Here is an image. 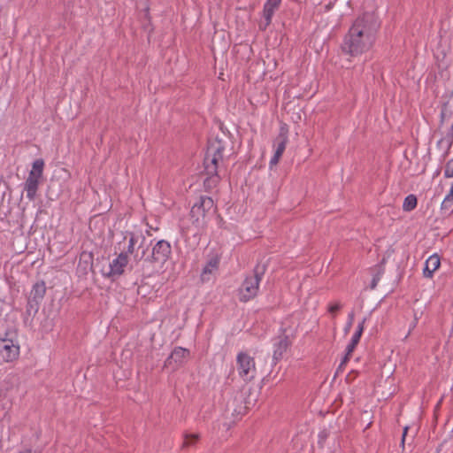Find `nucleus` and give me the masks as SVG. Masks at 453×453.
Masks as SVG:
<instances>
[{"label": "nucleus", "instance_id": "9d476101", "mask_svg": "<svg viewBox=\"0 0 453 453\" xmlns=\"http://www.w3.org/2000/svg\"><path fill=\"white\" fill-rule=\"evenodd\" d=\"M276 142H277V149L275 150V153L273 155V157L271 158L270 160V166L273 167V166H275L278 165V163L280 162L285 150H286V145H287V142H288V135H287V133H280L278 137L276 138Z\"/></svg>", "mask_w": 453, "mask_h": 453}, {"label": "nucleus", "instance_id": "4468645a", "mask_svg": "<svg viewBox=\"0 0 453 453\" xmlns=\"http://www.w3.org/2000/svg\"><path fill=\"white\" fill-rule=\"evenodd\" d=\"M453 114V91L451 92L449 99L442 106L441 121V123L448 122L449 117Z\"/></svg>", "mask_w": 453, "mask_h": 453}, {"label": "nucleus", "instance_id": "20e7f679", "mask_svg": "<svg viewBox=\"0 0 453 453\" xmlns=\"http://www.w3.org/2000/svg\"><path fill=\"white\" fill-rule=\"evenodd\" d=\"M20 346L9 338V333L0 336V360L4 363H14L19 360Z\"/></svg>", "mask_w": 453, "mask_h": 453}, {"label": "nucleus", "instance_id": "393cba45", "mask_svg": "<svg viewBox=\"0 0 453 453\" xmlns=\"http://www.w3.org/2000/svg\"><path fill=\"white\" fill-rule=\"evenodd\" d=\"M364 324H365V320H363L359 324L357 331L355 333V334L353 335V337L351 339V342H353L354 344H358V342H359L360 337L364 331Z\"/></svg>", "mask_w": 453, "mask_h": 453}, {"label": "nucleus", "instance_id": "7ed1b4c3", "mask_svg": "<svg viewBox=\"0 0 453 453\" xmlns=\"http://www.w3.org/2000/svg\"><path fill=\"white\" fill-rule=\"evenodd\" d=\"M236 370L239 376L245 381H250L255 378V358L245 351H241L236 356Z\"/></svg>", "mask_w": 453, "mask_h": 453}, {"label": "nucleus", "instance_id": "9b49d317", "mask_svg": "<svg viewBox=\"0 0 453 453\" xmlns=\"http://www.w3.org/2000/svg\"><path fill=\"white\" fill-rule=\"evenodd\" d=\"M441 258L437 254H434L426 261L423 275L426 278H432L433 273L440 267Z\"/></svg>", "mask_w": 453, "mask_h": 453}, {"label": "nucleus", "instance_id": "423d86ee", "mask_svg": "<svg viewBox=\"0 0 453 453\" xmlns=\"http://www.w3.org/2000/svg\"><path fill=\"white\" fill-rule=\"evenodd\" d=\"M128 235V246L126 253L134 255V259L140 261L147 251L145 237L142 234H135L134 233H129Z\"/></svg>", "mask_w": 453, "mask_h": 453}, {"label": "nucleus", "instance_id": "b1692460", "mask_svg": "<svg viewBox=\"0 0 453 453\" xmlns=\"http://www.w3.org/2000/svg\"><path fill=\"white\" fill-rule=\"evenodd\" d=\"M444 177L453 178V157L448 160L444 166Z\"/></svg>", "mask_w": 453, "mask_h": 453}, {"label": "nucleus", "instance_id": "aec40b11", "mask_svg": "<svg viewBox=\"0 0 453 453\" xmlns=\"http://www.w3.org/2000/svg\"><path fill=\"white\" fill-rule=\"evenodd\" d=\"M292 338H294V335L289 337L288 335H284L278 343V350L280 354L287 351V349L291 346L292 344Z\"/></svg>", "mask_w": 453, "mask_h": 453}, {"label": "nucleus", "instance_id": "39448f33", "mask_svg": "<svg viewBox=\"0 0 453 453\" xmlns=\"http://www.w3.org/2000/svg\"><path fill=\"white\" fill-rule=\"evenodd\" d=\"M260 281L261 277L257 273L247 277L239 289V300L247 303L255 298L259 289Z\"/></svg>", "mask_w": 453, "mask_h": 453}, {"label": "nucleus", "instance_id": "bb28decb", "mask_svg": "<svg viewBox=\"0 0 453 453\" xmlns=\"http://www.w3.org/2000/svg\"><path fill=\"white\" fill-rule=\"evenodd\" d=\"M280 2L281 0H266L265 4L278 9L280 4Z\"/></svg>", "mask_w": 453, "mask_h": 453}, {"label": "nucleus", "instance_id": "6ab92c4d", "mask_svg": "<svg viewBox=\"0 0 453 453\" xmlns=\"http://www.w3.org/2000/svg\"><path fill=\"white\" fill-rule=\"evenodd\" d=\"M418 204V199L415 195H409L404 198L403 203V210L404 211H413Z\"/></svg>", "mask_w": 453, "mask_h": 453}, {"label": "nucleus", "instance_id": "ddd939ff", "mask_svg": "<svg viewBox=\"0 0 453 453\" xmlns=\"http://www.w3.org/2000/svg\"><path fill=\"white\" fill-rule=\"evenodd\" d=\"M189 356L190 352L188 349L182 347H176L173 350L167 361L169 362L170 359H173L175 363L182 364L189 357Z\"/></svg>", "mask_w": 453, "mask_h": 453}, {"label": "nucleus", "instance_id": "5701e85b", "mask_svg": "<svg viewBox=\"0 0 453 453\" xmlns=\"http://www.w3.org/2000/svg\"><path fill=\"white\" fill-rule=\"evenodd\" d=\"M275 10L276 9L273 8V7L268 6L266 4L264 5L263 15H264V18L266 20L265 27L268 26L271 23L272 18L273 16V13H274Z\"/></svg>", "mask_w": 453, "mask_h": 453}, {"label": "nucleus", "instance_id": "c85d7f7f", "mask_svg": "<svg viewBox=\"0 0 453 453\" xmlns=\"http://www.w3.org/2000/svg\"><path fill=\"white\" fill-rule=\"evenodd\" d=\"M19 453H34L32 449H25L23 451H20Z\"/></svg>", "mask_w": 453, "mask_h": 453}, {"label": "nucleus", "instance_id": "6e6552de", "mask_svg": "<svg viewBox=\"0 0 453 453\" xmlns=\"http://www.w3.org/2000/svg\"><path fill=\"white\" fill-rule=\"evenodd\" d=\"M172 253L171 244L165 240L158 241L152 248L151 257L154 262L165 263Z\"/></svg>", "mask_w": 453, "mask_h": 453}, {"label": "nucleus", "instance_id": "1a4fd4ad", "mask_svg": "<svg viewBox=\"0 0 453 453\" xmlns=\"http://www.w3.org/2000/svg\"><path fill=\"white\" fill-rule=\"evenodd\" d=\"M128 262V255L127 253L121 252L110 264V271L105 273V276L108 278L119 277L124 273L125 268L127 267Z\"/></svg>", "mask_w": 453, "mask_h": 453}, {"label": "nucleus", "instance_id": "f257e3e1", "mask_svg": "<svg viewBox=\"0 0 453 453\" xmlns=\"http://www.w3.org/2000/svg\"><path fill=\"white\" fill-rule=\"evenodd\" d=\"M377 30L372 16L364 14L357 18L344 36L342 52L354 58L368 51L374 44Z\"/></svg>", "mask_w": 453, "mask_h": 453}, {"label": "nucleus", "instance_id": "a878e982", "mask_svg": "<svg viewBox=\"0 0 453 453\" xmlns=\"http://www.w3.org/2000/svg\"><path fill=\"white\" fill-rule=\"evenodd\" d=\"M342 305L339 303H332L328 306V311L334 315L338 311H340Z\"/></svg>", "mask_w": 453, "mask_h": 453}, {"label": "nucleus", "instance_id": "f3484780", "mask_svg": "<svg viewBox=\"0 0 453 453\" xmlns=\"http://www.w3.org/2000/svg\"><path fill=\"white\" fill-rule=\"evenodd\" d=\"M219 257L218 256L212 257L203 269L202 277L203 278L204 275L211 273L213 271L217 270L219 268Z\"/></svg>", "mask_w": 453, "mask_h": 453}, {"label": "nucleus", "instance_id": "cd10ccee", "mask_svg": "<svg viewBox=\"0 0 453 453\" xmlns=\"http://www.w3.org/2000/svg\"><path fill=\"white\" fill-rule=\"evenodd\" d=\"M408 430H409V427H408V426H405V427L403 428V433L402 441H401V446H402V448H403V449H404L405 437H406V435H407Z\"/></svg>", "mask_w": 453, "mask_h": 453}, {"label": "nucleus", "instance_id": "f8f14e48", "mask_svg": "<svg viewBox=\"0 0 453 453\" xmlns=\"http://www.w3.org/2000/svg\"><path fill=\"white\" fill-rule=\"evenodd\" d=\"M40 181H41V179L28 175V177L25 182V190L27 192V197L28 199H30V200L35 199L37 190H38Z\"/></svg>", "mask_w": 453, "mask_h": 453}, {"label": "nucleus", "instance_id": "412c9836", "mask_svg": "<svg viewBox=\"0 0 453 453\" xmlns=\"http://www.w3.org/2000/svg\"><path fill=\"white\" fill-rule=\"evenodd\" d=\"M452 205H453V183H452L449 192L447 194V196L443 199L441 208V210H449L451 208Z\"/></svg>", "mask_w": 453, "mask_h": 453}, {"label": "nucleus", "instance_id": "2eb2a0df", "mask_svg": "<svg viewBox=\"0 0 453 453\" xmlns=\"http://www.w3.org/2000/svg\"><path fill=\"white\" fill-rule=\"evenodd\" d=\"M199 440L200 435L198 434H185L183 436L181 449H187L189 447L195 446Z\"/></svg>", "mask_w": 453, "mask_h": 453}, {"label": "nucleus", "instance_id": "0eeeda50", "mask_svg": "<svg viewBox=\"0 0 453 453\" xmlns=\"http://www.w3.org/2000/svg\"><path fill=\"white\" fill-rule=\"evenodd\" d=\"M214 207L213 200L209 196H201L199 200L192 206L190 216L195 221L199 222L204 219L206 212Z\"/></svg>", "mask_w": 453, "mask_h": 453}, {"label": "nucleus", "instance_id": "c756f323", "mask_svg": "<svg viewBox=\"0 0 453 453\" xmlns=\"http://www.w3.org/2000/svg\"><path fill=\"white\" fill-rule=\"evenodd\" d=\"M450 132H451V135L453 136V122H452V125H451Z\"/></svg>", "mask_w": 453, "mask_h": 453}, {"label": "nucleus", "instance_id": "f03ea898", "mask_svg": "<svg viewBox=\"0 0 453 453\" xmlns=\"http://www.w3.org/2000/svg\"><path fill=\"white\" fill-rule=\"evenodd\" d=\"M225 152L226 145L222 141L214 139L209 142L203 162L205 173L209 176L204 180L206 186L216 185L219 182V167L223 162Z\"/></svg>", "mask_w": 453, "mask_h": 453}, {"label": "nucleus", "instance_id": "4be33fe9", "mask_svg": "<svg viewBox=\"0 0 453 453\" xmlns=\"http://www.w3.org/2000/svg\"><path fill=\"white\" fill-rule=\"evenodd\" d=\"M357 344H354L353 342H350V343L347 346L346 354H345L343 359L342 360L340 368H342L344 365H346L349 361V359L352 356V353H353L355 348L357 347Z\"/></svg>", "mask_w": 453, "mask_h": 453}, {"label": "nucleus", "instance_id": "dca6fc26", "mask_svg": "<svg viewBox=\"0 0 453 453\" xmlns=\"http://www.w3.org/2000/svg\"><path fill=\"white\" fill-rule=\"evenodd\" d=\"M44 168V161L42 158L36 159L34 161L32 165V170L29 172L28 175L42 179Z\"/></svg>", "mask_w": 453, "mask_h": 453}, {"label": "nucleus", "instance_id": "a211bd4d", "mask_svg": "<svg viewBox=\"0 0 453 453\" xmlns=\"http://www.w3.org/2000/svg\"><path fill=\"white\" fill-rule=\"evenodd\" d=\"M46 293L44 281H38L33 286L32 295L34 299H42Z\"/></svg>", "mask_w": 453, "mask_h": 453}]
</instances>
